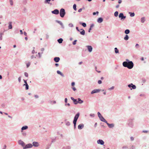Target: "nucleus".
I'll return each mask as SVG.
<instances>
[{"mask_svg":"<svg viewBox=\"0 0 149 149\" xmlns=\"http://www.w3.org/2000/svg\"><path fill=\"white\" fill-rule=\"evenodd\" d=\"M126 61L123 63V66L125 67H127L129 69H132L134 66V64L132 61H130L128 59H126Z\"/></svg>","mask_w":149,"mask_h":149,"instance_id":"obj_1","label":"nucleus"},{"mask_svg":"<svg viewBox=\"0 0 149 149\" xmlns=\"http://www.w3.org/2000/svg\"><path fill=\"white\" fill-rule=\"evenodd\" d=\"M79 113H78L75 116L73 121V123L74 124V127L75 129L76 127V125L77 120L79 116Z\"/></svg>","mask_w":149,"mask_h":149,"instance_id":"obj_2","label":"nucleus"},{"mask_svg":"<svg viewBox=\"0 0 149 149\" xmlns=\"http://www.w3.org/2000/svg\"><path fill=\"white\" fill-rule=\"evenodd\" d=\"M134 120V118H130L128 121V125L129 127L132 128L134 126V123L133 122Z\"/></svg>","mask_w":149,"mask_h":149,"instance_id":"obj_3","label":"nucleus"},{"mask_svg":"<svg viewBox=\"0 0 149 149\" xmlns=\"http://www.w3.org/2000/svg\"><path fill=\"white\" fill-rule=\"evenodd\" d=\"M65 14V10L63 8H61L60 10V15L61 17H63Z\"/></svg>","mask_w":149,"mask_h":149,"instance_id":"obj_4","label":"nucleus"},{"mask_svg":"<svg viewBox=\"0 0 149 149\" xmlns=\"http://www.w3.org/2000/svg\"><path fill=\"white\" fill-rule=\"evenodd\" d=\"M119 17L120 18L121 20L123 21L126 18V16H124V14L122 13H120L118 15Z\"/></svg>","mask_w":149,"mask_h":149,"instance_id":"obj_5","label":"nucleus"},{"mask_svg":"<svg viewBox=\"0 0 149 149\" xmlns=\"http://www.w3.org/2000/svg\"><path fill=\"white\" fill-rule=\"evenodd\" d=\"M33 147V145L31 143H28L24 146L23 149H26L28 148H31Z\"/></svg>","mask_w":149,"mask_h":149,"instance_id":"obj_6","label":"nucleus"},{"mask_svg":"<svg viewBox=\"0 0 149 149\" xmlns=\"http://www.w3.org/2000/svg\"><path fill=\"white\" fill-rule=\"evenodd\" d=\"M128 86L130 88V89L132 90V89H135L136 88V86L134 85L133 84L131 83L130 84H128Z\"/></svg>","mask_w":149,"mask_h":149,"instance_id":"obj_7","label":"nucleus"},{"mask_svg":"<svg viewBox=\"0 0 149 149\" xmlns=\"http://www.w3.org/2000/svg\"><path fill=\"white\" fill-rule=\"evenodd\" d=\"M32 145H33V146L34 147H38L40 145L39 143L36 141L33 142Z\"/></svg>","mask_w":149,"mask_h":149,"instance_id":"obj_8","label":"nucleus"},{"mask_svg":"<svg viewBox=\"0 0 149 149\" xmlns=\"http://www.w3.org/2000/svg\"><path fill=\"white\" fill-rule=\"evenodd\" d=\"M87 47L88 51L89 52H91L93 50V48L90 45H87L86 46Z\"/></svg>","mask_w":149,"mask_h":149,"instance_id":"obj_9","label":"nucleus"},{"mask_svg":"<svg viewBox=\"0 0 149 149\" xmlns=\"http://www.w3.org/2000/svg\"><path fill=\"white\" fill-rule=\"evenodd\" d=\"M101 90L99 89H96L93 90L91 93V94H93L95 93H98Z\"/></svg>","mask_w":149,"mask_h":149,"instance_id":"obj_10","label":"nucleus"},{"mask_svg":"<svg viewBox=\"0 0 149 149\" xmlns=\"http://www.w3.org/2000/svg\"><path fill=\"white\" fill-rule=\"evenodd\" d=\"M106 123L107 125L109 128H113L114 126V124L113 123L109 124L107 122Z\"/></svg>","mask_w":149,"mask_h":149,"instance_id":"obj_11","label":"nucleus"},{"mask_svg":"<svg viewBox=\"0 0 149 149\" xmlns=\"http://www.w3.org/2000/svg\"><path fill=\"white\" fill-rule=\"evenodd\" d=\"M56 21L61 25V27L62 29H64L65 28L64 26L61 22L57 20H56Z\"/></svg>","mask_w":149,"mask_h":149,"instance_id":"obj_12","label":"nucleus"},{"mask_svg":"<svg viewBox=\"0 0 149 149\" xmlns=\"http://www.w3.org/2000/svg\"><path fill=\"white\" fill-rule=\"evenodd\" d=\"M18 143L19 144L22 146V147H24L25 146V144L24 142L20 140L18 141Z\"/></svg>","mask_w":149,"mask_h":149,"instance_id":"obj_13","label":"nucleus"},{"mask_svg":"<svg viewBox=\"0 0 149 149\" xmlns=\"http://www.w3.org/2000/svg\"><path fill=\"white\" fill-rule=\"evenodd\" d=\"M52 13L53 14L56 15H57L59 13V11L58 9H55L53 11H52Z\"/></svg>","mask_w":149,"mask_h":149,"instance_id":"obj_14","label":"nucleus"},{"mask_svg":"<svg viewBox=\"0 0 149 149\" xmlns=\"http://www.w3.org/2000/svg\"><path fill=\"white\" fill-rule=\"evenodd\" d=\"M97 143L101 145H103L104 143V142L103 140L101 139H99L97 141Z\"/></svg>","mask_w":149,"mask_h":149,"instance_id":"obj_15","label":"nucleus"},{"mask_svg":"<svg viewBox=\"0 0 149 149\" xmlns=\"http://www.w3.org/2000/svg\"><path fill=\"white\" fill-rule=\"evenodd\" d=\"M50 0H45L44 1V3L45 4H48L50 5L51 6L52 4L50 2Z\"/></svg>","mask_w":149,"mask_h":149,"instance_id":"obj_16","label":"nucleus"},{"mask_svg":"<svg viewBox=\"0 0 149 149\" xmlns=\"http://www.w3.org/2000/svg\"><path fill=\"white\" fill-rule=\"evenodd\" d=\"M84 127V125L83 124H80L78 126V128L79 130H81Z\"/></svg>","mask_w":149,"mask_h":149,"instance_id":"obj_17","label":"nucleus"},{"mask_svg":"<svg viewBox=\"0 0 149 149\" xmlns=\"http://www.w3.org/2000/svg\"><path fill=\"white\" fill-rule=\"evenodd\" d=\"M60 60L58 57H55L54 58V61L56 63L58 62Z\"/></svg>","mask_w":149,"mask_h":149,"instance_id":"obj_18","label":"nucleus"},{"mask_svg":"<svg viewBox=\"0 0 149 149\" xmlns=\"http://www.w3.org/2000/svg\"><path fill=\"white\" fill-rule=\"evenodd\" d=\"M99 118L101 121L106 123L107 122L102 116L100 118Z\"/></svg>","mask_w":149,"mask_h":149,"instance_id":"obj_19","label":"nucleus"},{"mask_svg":"<svg viewBox=\"0 0 149 149\" xmlns=\"http://www.w3.org/2000/svg\"><path fill=\"white\" fill-rule=\"evenodd\" d=\"M28 128V127L27 126H23L21 128V132H22L23 130H27Z\"/></svg>","mask_w":149,"mask_h":149,"instance_id":"obj_20","label":"nucleus"},{"mask_svg":"<svg viewBox=\"0 0 149 149\" xmlns=\"http://www.w3.org/2000/svg\"><path fill=\"white\" fill-rule=\"evenodd\" d=\"M103 21V19L101 17L98 18L97 20V22L99 23H102Z\"/></svg>","mask_w":149,"mask_h":149,"instance_id":"obj_21","label":"nucleus"},{"mask_svg":"<svg viewBox=\"0 0 149 149\" xmlns=\"http://www.w3.org/2000/svg\"><path fill=\"white\" fill-rule=\"evenodd\" d=\"M57 73L58 74H60L62 77H64V74H63L61 71L59 70H57Z\"/></svg>","mask_w":149,"mask_h":149,"instance_id":"obj_22","label":"nucleus"},{"mask_svg":"<svg viewBox=\"0 0 149 149\" xmlns=\"http://www.w3.org/2000/svg\"><path fill=\"white\" fill-rule=\"evenodd\" d=\"M8 28L9 29H11L12 28V22H9L8 23Z\"/></svg>","mask_w":149,"mask_h":149,"instance_id":"obj_23","label":"nucleus"},{"mask_svg":"<svg viewBox=\"0 0 149 149\" xmlns=\"http://www.w3.org/2000/svg\"><path fill=\"white\" fill-rule=\"evenodd\" d=\"M78 103H79L80 104H82L83 102V101L81 100L80 98H78Z\"/></svg>","mask_w":149,"mask_h":149,"instance_id":"obj_24","label":"nucleus"},{"mask_svg":"<svg viewBox=\"0 0 149 149\" xmlns=\"http://www.w3.org/2000/svg\"><path fill=\"white\" fill-rule=\"evenodd\" d=\"M57 41L59 43H61L62 42L63 39L61 38H60L58 39Z\"/></svg>","mask_w":149,"mask_h":149,"instance_id":"obj_25","label":"nucleus"},{"mask_svg":"<svg viewBox=\"0 0 149 149\" xmlns=\"http://www.w3.org/2000/svg\"><path fill=\"white\" fill-rule=\"evenodd\" d=\"M146 20L144 17H142L141 18V22L142 23H143L145 22Z\"/></svg>","mask_w":149,"mask_h":149,"instance_id":"obj_26","label":"nucleus"},{"mask_svg":"<svg viewBox=\"0 0 149 149\" xmlns=\"http://www.w3.org/2000/svg\"><path fill=\"white\" fill-rule=\"evenodd\" d=\"M3 34V32L0 33V40H2V36Z\"/></svg>","mask_w":149,"mask_h":149,"instance_id":"obj_27","label":"nucleus"},{"mask_svg":"<svg viewBox=\"0 0 149 149\" xmlns=\"http://www.w3.org/2000/svg\"><path fill=\"white\" fill-rule=\"evenodd\" d=\"M115 52L116 54L119 53V50L117 48L115 47L114 48Z\"/></svg>","mask_w":149,"mask_h":149,"instance_id":"obj_28","label":"nucleus"},{"mask_svg":"<svg viewBox=\"0 0 149 149\" xmlns=\"http://www.w3.org/2000/svg\"><path fill=\"white\" fill-rule=\"evenodd\" d=\"M79 23L80 24H81L82 26L84 27H86V24L85 23H82L80 22Z\"/></svg>","mask_w":149,"mask_h":149,"instance_id":"obj_29","label":"nucleus"},{"mask_svg":"<svg viewBox=\"0 0 149 149\" xmlns=\"http://www.w3.org/2000/svg\"><path fill=\"white\" fill-rule=\"evenodd\" d=\"M129 38V37L127 35H126L124 38V39L125 40H128Z\"/></svg>","mask_w":149,"mask_h":149,"instance_id":"obj_30","label":"nucleus"},{"mask_svg":"<svg viewBox=\"0 0 149 149\" xmlns=\"http://www.w3.org/2000/svg\"><path fill=\"white\" fill-rule=\"evenodd\" d=\"M130 15L131 17H133L134 16L135 14L134 13L129 12Z\"/></svg>","mask_w":149,"mask_h":149,"instance_id":"obj_31","label":"nucleus"},{"mask_svg":"<svg viewBox=\"0 0 149 149\" xmlns=\"http://www.w3.org/2000/svg\"><path fill=\"white\" fill-rule=\"evenodd\" d=\"M80 34L81 35H84L85 34V31L84 30H83V31H81L80 32Z\"/></svg>","mask_w":149,"mask_h":149,"instance_id":"obj_32","label":"nucleus"},{"mask_svg":"<svg viewBox=\"0 0 149 149\" xmlns=\"http://www.w3.org/2000/svg\"><path fill=\"white\" fill-rule=\"evenodd\" d=\"M130 32V31L129 29H126L125 31V33L126 34H128Z\"/></svg>","mask_w":149,"mask_h":149,"instance_id":"obj_33","label":"nucleus"},{"mask_svg":"<svg viewBox=\"0 0 149 149\" xmlns=\"http://www.w3.org/2000/svg\"><path fill=\"white\" fill-rule=\"evenodd\" d=\"M118 11H116L114 13V15L115 17H116L118 16Z\"/></svg>","mask_w":149,"mask_h":149,"instance_id":"obj_34","label":"nucleus"},{"mask_svg":"<svg viewBox=\"0 0 149 149\" xmlns=\"http://www.w3.org/2000/svg\"><path fill=\"white\" fill-rule=\"evenodd\" d=\"M129 149H135V146L132 145L130 146V148Z\"/></svg>","mask_w":149,"mask_h":149,"instance_id":"obj_35","label":"nucleus"},{"mask_svg":"<svg viewBox=\"0 0 149 149\" xmlns=\"http://www.w3.org/2000/svg\"><path fill=\"white\" fill-rule=\"evenodd\" d=\"M65 125L68 126H69L70 125V123L69 121H66L65 122Z\"/></svg>","mask_w":149,"mask_h":149,"instance_id":"obj_36","label":"nucleus"},{"mask_svg":"<svg viewBox=\"0 0 149 149\" xmlns=\"http://www.w3.org/2000/svg\"><path fill=\"white\" fill-rule=\"evenodd\" d=\"M30 64H31V63H30V62H28V63H26V67L27 68H28L30 66Z\"/></svg>","mask_w":149,"mask_h":149,"instance_id":"obj_37","label":"nucleus"},{"mask_svg":"<svg viewBox=\"0 0 149 149\" xmlns=\"http://www.w3.org/2000/svg\"><path fill=\"white\" fill-rule=\"evenodd\" d=\"M25 85L26 86V89L28 90L29 89V85L27 84H24V86Z\"/></svg>","mask_w":149,"mask_h":149,"instance_id":"obj_38","label":"nucleus"},{"mask_svg":"<svg viewBox=\"0 0 149 149\" xmlns=\"http://www.w3.org/2000/svg\"><path fill=\"white\" fill-rule=\"evenodd\" d=\"M97 115H98V116L99 118L102 116L101 115V114H100V112H97Z\"/></svg>","mask_w":149,"mask_h":149,"instance_id":"obj_39","label":"nucleus"},{"mask_svg":"<svg viewBox=\"0 0 149 149\" xmlns=\"http://www.w3.org/2000/svg\"><path fill=\"white\" fill-rule=\"evenodd\" d=\"M73 101L74 104H78V101H77V99H75Z\"/></svg>","mask_w":149,"mask_h":149,"instance_id":"obj_40","label":"nucleus"},{"mask_svg":"<svg viewBox=\"0 0 149 149\" xmlns=\"http://www.w3.org/2000/svg\"><path fill=\"white\" fill-rule=\"evenodd\" d=\"M9 2L11 6H12L13 5V1L12 0H9Z\"/></svg>","mask_w":149,"mask_h":149,"instance_id":"obj_41","label":"nucleus"},{"mask_svg":"<svg viewBox=\"0 0 149 149\" xmlns=\"http://www.w3.org/2000/svg\"><path fill=\"white\" fill-rule=\"evenodd\" d=\"M73 8L75 10H77L76 5L75 4H74L73 6Z\"/></svg>","mask_w":149,"mask_h":149,"instance_id":"obj_42","label":"nucleus"},{"mask_svg":"<svg viewBox=\"0 0 149 149\" xmlns=\"http://www.w3.org/2000/svg\"><path fill=\"white\" fill-rule=\"evenodd\" d=\"M68 26L69 27H73V25L72 23H70L68 24Z\"/></svg>","mask_w":149,"mask_h":149,"instance_id":"obj_43","label":"nucleus"},{"mask_svg":"<svg viewBox=\"0 0 149 149\" xmlns=\"http://www.w3.org/2000/svg\"><path fill=\"white\" fill-rule=\"evenodd\" d=\"M114 88V86H112L110 88H108V90H113Z\"/></svg>","mask_w":149,"mask_h":149,"instance_id":"obj_44","label":"nucleus"},{"mask_svg":"<svg viewBox=\"0 0 149 149\" xmlns=\"http://www.w3.org/2000/svg\"><path fill=\"white\" fill-rule=\"evenodd\" d=\"M43 52H42L41 53L40 52H38V54L39 55V58H40L41 57V54H42Z\"/></svg>","mask_w":149,"mask_h":149,"instance_id":"obj_45","label":"nucleus"},{"mask_svg":"<svg viewBox=\"0 0 149 149\" xmlns=\"http://www.w3.org/2000/svg\"><path fill=\"white\" fill-rule=\"evenodd\" d=\"M149 131L148 130H143L142 131V132L145 133H148Z\"/></svg>","mask_w":149,"mask_h":149,"instance_id":"obj_46","label":"nucleus"},{"mask_svg":"<svg viewBox=\"0 0 149 149\" xmlns=\"http://www.w3.org/2000/svg\"><path fill=\"white\" fill-rule=\"evenodd\" d=\"M24 75L26 77H28V74L26 72H25L24 73Z\"/></svg>","mask_w":149,"mask_h":149,"instance_id":"obj_47","label":"nucleus"},{"mask_svg":"<svg viewBox=\"0 0 149 149\" xmlns=\"http://www.w3.org/2000/svg\"><path fill=\"white\" fill-rule=\"evenodd\" d=\"M77 40H74L72 42V44L73 45H75L76 44Z\"/></svg>","mask_w":149,"mask_h":149,"instance_id":"obj_48","label":"nucleus"},{"mask_svg":"<svg viewBox=\"0 0 149 149\" xmlns=\"http://www.w3.org/2000/svg\"><path fill=\"white\" fill-rule=\"evenodd\" d=\"M99 13V12L98 11H97L96 12H93V15H95L96 14H98Z\"/></svg>","mask_w":149,"mask_h":149,"instance_id":"obj_49","label":"nucleus"},{"mask_svg":"<svg viewBox=\"0 0 149 149\" xmlns=\"http://www.w3.org/2000/svg\"><path fill=\"white\" fill-rule=\"evenodd\" d=\"M90 116L92 117H94L95 116V114H94L91 113L90 114Z\"/></svg>","mask_w":149,"mask_h":149,"instance_id":"obj_50","label":"nucleus"},{"mask_svg":"<svg viewBox=\"0 0 149 149\" xmlns=\"http://www.w3.org/2000/svg\"><path fill=\"white\" fill-rule=\"evenodd\" d=\"M135 47L137 48H138L139 47V45L138 44H136L135 45Z\"/></svg>","mask_w":149,"mask_h":149,"instance_id":"obj_51","label":"nucleus"},{"mask_svg":"<svg viewBox=\"0 0 149 149\" xmlns=\"http://www.w3.org/2000/svg\"><path fill=\"white\" fill-rule=\"evenodd\" d=\"M36 58V57L34 56L33 55H32L31 56V59H33L34 58Z\"/></svg>","mask_w":149,"mask_h":149,"instance_id":"obj_52","label":"nucleus"},{"mask_svg":"<svg viewBox=\"0 0 149 149\" xmlns=\"http://www.w3.org/2000/svg\"><path fill=\"white\" fill-rule=\"evenodd\" d=\"M128 148V146H124L123 147V149H126Z\"/></svg>","mask_w":149,"mask_h":149,"instance_id":"obj_53","label":"nucleus"},{"mask_svg":"<svg viewBox=\"0 0 149 149\" xmlns=\"http://www.w3.org/2000/svg\"><path fill=\"white\" fill-rule=\"evenodd\" d=\"M18 80L19 82H20L21 81V77H19L18 78Z\"/></svg>","mask_w":149,"mask_h":149,"instance_id":"obj_54","label":"nucleus"},{"mask_svg":"<svg viewBox=\"0 0 149 149\" xmlns=\"http://www.w3.org/2000/svg\"><path fill=\"white\" fill-rule=\"evenodd\" d=\"M102 83V81L100 80H98V83L99 84H100Z\"/></svg>","mask_w":149,"mask_h":149,"instance_id":"obj_55","label":"nucleus"},{"mask_svg":"<svg viewBox=\"0 0 149 149\" xmlns=\"http://www.w3.org/2000/svg\"><path fill=\"white\" fill-rule=\"evenodd\" d=\"M72 89L74 91H75L76 90V89L74 87H72Z\"/></svg>","mask_w":149,"mask_h":149,"instance_id":"obj_56","label":"nucleus"},{"mask_svg":"<svg viewBox=\"0 0 149 149\" xmlns=\"http://www.w3.org/2000/svg\"><path fill=\"white\" fill-rule=\"evenodd\" d=\"M94 25L93 24H92L91 25L90 28H92L94 26Z\"/></svg>","mask_w":149,"mask_h":149,"instance_id":"obj_57","label":"nucleus"},{"mask_svg":"<svg viewBox=\"0 0 149 149\" xmlns=\"http://www.w3.org/2000/svg\"><path fill=\"white\" fill-rule=\"evenodd\" d=\"M34 97L36 98H38L39 97V96L38 95H35Z\"/></svg>","mask_w":149,"mask_h":149,"instance_id":"obj_58","label":"nucleus"},{"mask_svg":"<svg viewBox=\"0 0 149 149\" xmlns=\"http://www.w3.org/2000/svg\"><path fill=\"white\" fill-rule=\"evenodd\" d=\"M75 83L74 82H72L71 83V85L72 86H73L74 85H75Z\"/></svg>","mask_w":149,"mask_h":149,"instance_id":"obj_59","label":"nucleus"},{"mask_svg":"<svg viewBox=\"0 0 149 149\" xmlns=\"http://www.w3.org/2000/svg\"><path fill=\"white\" fill-rule=\"evenodd\" d=\"M22 134L23 136H25L26 135V133L25 132H23L22 133Z\"/></svg>","mask_w":149,"mask_h":149,"instance_id":"obj_60","label":"nucleus"},{"mask_svg":"<svg viewBox=\"0 0 149 149\" xmlns=\"http://www.w3.org/2000/svg\"><path fill=\"white\" fill-rule=\"evenodd\" d=\"M130 139L131 141H133L134 139V138L133 137H130Z\"/></svg>","mask_w":149,"mask_h":149,"instance_id":"obj_61","label":"nucleus"},{"mask_svg":"<svg viewBox=\"0 0 149 149\" xmlns=\"http://www.w3.org/2000/svg\"><path fill=\"white\" fill-rule=\"evenodd\" d=\"M67 100H68L67 98H65V102L66 103H67Z\"/></svg>","mask_w":149,"mask_h":149,"instance_id":"obj_62","label":"nucleus"},{"mask_svg":"<svg viewBox=\"0 0 149 149\" xmlns=\"http://www.w3.org/2000/svg\"><path fill=\"white\" fill-rule=\"evenodd\" d=\"M122 2V1L121 0H119L118 1V3H119V4H120Z\"/></svg>","mask_w":149,"mask_h":149,"instance_id":"obj_63","label":"nucleus"},{"mask_svg":"<svg viewBox=\"0 0 149 149\" xmlns=\"http://www.w3.org/2000/svg\"><path fill=\"white\" fill-rule=\"evenodd\" d=\"M82 8H80V9H79L78 10V12H81V11H82Z\"/></svg>","mask_w":149,"mask_h":149,"instance_id":"obj_64","label":"nucleus"}]
</instances>
